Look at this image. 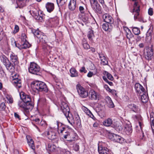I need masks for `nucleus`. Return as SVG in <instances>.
I'll use <instances>...</instances> for the list:
<instances>
[{"label":"nucleus","mask_w":154,"mask_h":154,"mask_svg":"<svg viewBox=\"0 0 154 154\" xmlns=\"http://www.w3.org/2000/svg\"><path fill=\"white\" fill-rule=\"evenodd\" d=\"M31 86L33 91H44L47 92L48 89L46 84L42 82L36 81L32 82Z\"/></svg>","instance_id":"obj_1"},{"label":"nucleus","mask_w":154,"mask_h":154,"mask_svg":"<svg viewBox=\"0 0 154 154\" xmlns=\"http://www.w3.org/2000/svg\"><path fill=\"white\" fill-rule=\"evenodd\" d=\"M69 122L72 125L73 124H75L78 127H80L81 125V120L80 117L77 115L74 120L71 113L68 114V116L66 117Z\"/></svg>","instance_id":"obj_2"},{"label":"nucleus","mask_w":154,"mask_h":154,"mask_svg":"<svg viewBox=\"0 0 154 154\" xmlns=\"http://www.w3.org/2000/svg\"><path fill=\"white\" fill-rule=\"evenodd\" d=\"M38 37L39 41L43 44V48L44 49V51L49 56L50 52V47L46 44L47 37L46 36L42 34L40 35V37Z\"/></svg>","instance_id":"obj_3"},{"label":"nucleus","mask_w":154,"mask_h":154,"mask_svg":"<svg viewBox=\"0 0 154 154\" xmlns=\"http://www.w3.org/2000/svg\"><path fill=\"white\" fill-rule=\"evenodd\" d=\"M26 36L25 33H23L22 34L21 36V43L20 44H18V45L20 46H18V48L20 49H26L30 47V45L27 41L26 39Z\"/></svg>","instance_id":"obj_4"},{"label":"nucleus","mask_w":154,"mask_h":154,"mask_svg":"<svg viewBox=\"0 0 154 154\" xmlns=\"http://www.w3.org/2000/svg\"><path fill=\"white\" fill-rule=\"evenodd\" d=\"M29 72L31 73L38 75L40 70L39 66L34 62H31L28 68Z\"/></svg>","instance_id":"obj_5"},{"label":"nucleus","mask_w":154,"mask_h":154,"mask_svg":"<svg viewBox=\"0 0 154 154\" xmlns=\"http://www.w3.org/2000/svg\"><path fill=\"white\" fill-rule=\"evenodd\" d=\"M18 105L21 109L23 111L25 115L28 114L30 110L32 109L30 107V104H27L22 100L18 101Z\"/></svg>","instance_id":"obj_6"},{"label":"nucleus","mask_w":154,"mask_h":154,"mask_svg":"<svg viewBox=\"0 0 154 154\" xmlns=\"http://www.w3.org/2000/svg\"><path fill=\"white\" fill-rule=\"evenodd\" d=\"M61 109L66 117L68 116V114L71 113L68 104L65 100H61L60 104Z\"/></svg>","instance_id":"obj_7"},{"label":"nucleus","mask_w":154,"mask_h":154,"mask_svg":"<svg viewBox=\"0 0 154 154\" xmlns=\"http://www.w3.org/2000/svg\"><path fill=\"white\" fill-rule=\"evenodd\" d=\"M32 15L35 18L39 21L42 22L44 18V15L42 14V11H38L35 9H33L30 11Z\"/></svg>","instance_id":"obj_8"},{"label":"nucleus","mask_w":154,"mask_h":154,"mask_svg":"<svg viewBox=\"0 0 154 154\" xmlns=\"http://www.w3.org/2000/svg\"><path fill=\"white\" fill-rule=\"evenodd\" d=\"M76 88L80 96L83 98L87 97L88 95V91L79 85H77Z\"/></svg>","instance_id":"obj_9"},{"label":"nucleus","mask_w":154,"mask_h":154,"mask_svg":"<svg viewBox=\"0 0 154 154\" xmlns=\"http://www.w3.org/2000/svg\"><path fill=\"white\" fill-rule=\"evenodd\" d=\"M20 95L21 99L27 104H30V107L32 109L33 107L32 104L31 102V99L30 96L26 94L23 92H21Z\"/></svg>","instance_id":"obj_10"},{"label":"nucleus","mask_w":154,"mask_h":154,"mask_svg":"<svg viewBox=\"0 0 154 154\" xmlns=\"http://www.w3.org/2000/svg\"><path fill=\"white\" fill-rule=\"evenodd\" d=\"M54 130L51 128L50 127L48 131L45 133L48 138L51 140L55 139L56 141H58L57 136L54 131Z\"/></svg>","instance_id":"obj_11"},{"label":"nucleus","mask_w":154,"mask_h":154,"mask_svg":"<svg viewBox=\"0 0 154 154\" xmlns=\"http://www.w3.org/2000/svg\"><path fill=\"white\" fill-rule=\"evenodd\" d=\"M89 97L93 100H98L100 97V94L93 90H91L89 92Z\"/></svg>","instance_id":"obj_12"},{"label":"nucleus","mask_w":154,"mask_h":154,"mask_svg":"<svg viewBox=\"0 0 154 154\" xmlns=\"http://www.w3.org/2000/svg\"><path fill=\"white\" fill-rule=\"evenodd\" d=\"M103 18L104 22L107 23L112 24L114 22V20L112 17L107 14H104Z\"/></svg>","instance_id":"obj_13"},{"label":"nucleus","mask_w":154,"mask_h":154,"mask_svg":"<svg viewBox=\"0 0 154 154\" xmlns=\"http://www.w3.org/2000/svg\"><path fill=\"white\" fill-rule=\"evenodd\" d=\"M63 130H60V131L58 133L62 136H63L64 139H66L70 137V133L67 131V128Z\"/></svg>","instance_id":"obj_14"},{"label":"nucleus","mask_w":154,"mask_h":154,"mask_svg":"<svg viewBox=\"0 0 154 154\" xmlns=\"http://www.w3.org/2000/svg\"><path fill=\"white\" fill-rule=\"evenodd\" d=\"M98 151L99 154H109L111 151L106 147H102L99 146H98Z\"/></svg>","instance_id":"obj_15"},{"label":"nucleus","mask_w":154,"mask_h":154,"mask_svg":"<svg viewBox=\"0 0 154 154\" xmlns=\"http://www.w3.org/2000/svg\"><path fill=\"white\" fill-rule=\"evenodd\" d=\"M134 88L136 92L138 94H140L144 92L145 89L139 83H136L134 85Z\"/></svg>","instance_id":"obj_16"},{"label":"nucleus","mask_w":154,"mask_h":154,"mask_svg":"<svg viewBox=\"0 0 154 154\" xmlns=\"http://www.w3.org/2000/svg\"><path fill=\"white\" fill-rule=\"evenodd\" d=\"M112 140L115 142L120 143H122L124 141V139L120 136L115 134H112Z\"/></svg>","instance_id":"obj_17"},{"label":"nucleus","mask_w":154,"mask_h":154,"mask_svg":"<svg viewBox=\"0 0 154 154\" xmlns=\"http://www.w3.org/2000/svg\"><path fill=\"white\" fill-rule=\"evenodd\" d=\"M146 51L145 54V58L148 60H151L153 54V49L152 48H148L147 49Z\"/></svg>","instance_id":"obj_18"},{"label":"nucleus","mask_w":154,"mask_h":154,"mask_svg":"<svg viewBox=\"0 0 154 154\" xmlns=\"http://www.w3.org/2000/svg\"><path fill=\"white\" fill-rule=\"evenodd\" d=\"M0 58L2 62L6 68L9 67V66L11 63L10 62L8 58L4 55L2 56Z\"/></svg>","instance_id":"obj_19"},{"label":"nucleus","mask_w":154,"mask_h":154,"mask_svg":"<svg viewBox=\"0 0 154 154\" xmlns=\"http://www.w3.org/2000/svg\"><path fill=\"white\" fill-rule=\"evenodd\" d=\"M45 8L48 12L51 13L54 10V5L53 3L51 2H47L45 5Z\"/></svg>","instance_id":"obj_20"},{"label":"nucleus","mask_w":154,"mask_h":154,"mask_svg":"<svg viewBox=\"0 0 154 154\" xmlns=\"http://www.w3.org/2000/svg\"><path fill=\"white\" fill-rule=\"evenodd\" d=\"M76 4V0H70L68 4V8L71 11H74L75 10Z\"/></svg>","instance_id":"obj_21"},{"label":"nucleus","mask_w":154,"mask_h":154,"mask_svg":"<svg viewBox=\"0 0 154 154\" xmlns=\"http://www.w3.org/2000/svg\"><path fill=\"white\" fill-rule=\"evenodd\" d=\"M26 138L27 140L28 143L30 147L34 150L35 149V146L34 142L31 137L29 136H27Z\"/></svg>","instance_id":"obj_22"},{"label":"nucleus","mask_w":154,"mask_h":154,"mask_svg":"<svg viewBox=\"0 0 154 154\" xmlns=\"http://www.w3.org/2000/svg\"><path fill=\"white\" fill-rule=\"evenodd\" d=\"M10 60L14 63V64L17 63L18 62V58L17 56L14 53H12L10 54Z\"/></svg>","instance_id":"obj_23"},{"label":"nucleus","mask_w":154,"mask_h":154,"mask_svg":"<svg viewBox=\"0 0 154 154\" xmlns=\"http://www.w3.org/2000/svg\"><path fill=\"white\" fill-rule=\"evenodd\" d=\"M103 29L105 31H110L112 28V25L109 23H105L102 25Z\"/></svg>","instance_id":"obj_24"},{"label":"nucleus","mask_w":154,"mask_h":154,"mask_svg":"<svg viewBox=\"0 0 154 154\" xmlns=\"http://www.w3.org/2000/svg\"><path fill=\"white\" fill-rule=\"evenodd\" d=\"M105 100L107 103V106L109 108H113L114 107V104L109 97L107 96L106 97Z\"/></svg>","instance_id":"obj_25"},{"label":"nucleus","mask_w":154,"mask_h":154,"mask_svg":"<svg viewBox=\"0 0 154 154\" xmlns=\"http://www.w3.org/2000/svg\"><path fill=\"white\" fill-rule=\"evenodd\" d=\"M13 83L17 88H20L21 87V80L17 78L14 79Z\"/></svg>","instance_id":"obj_26"},{"label":"nucleus","mask_w":154,"mask_h":154,"mask_svg":"<svg viewBox=\"0 0 154 154\" xmlns=\"http://www.w3.org/2000/svg\"><path fill=\"white\" fill-rule=\"evenodd\" d=\"M93 4L94 5L92 6H93L94 9L99 14L101 13V7L98 4V2H97Z\"/></svg>","instance_id":"obj_27"},{"label":"nucleus","mask_w":154,"mask_h":154,"mask_svg":"<svg viewBox=\"0 0 154 154\" xmlns=\"http://www.w3.org/2000/svg\"><path fill=\"white\" fill-rule=\"evenodd\" d=\"M128 107L131 111H133L135 112H137L138 108L137 106L134 104H130L128 105Z\"/></svg>","instance_id":"obj_28"},{"label":"nucleus","mask_w":154,"mask_h":154,"mask_svg":"<svg viewBox=\"0 0 154 154\" xmlns=\"http://www.w3.org/2000/svg\"><path fill=\"white\" fill-rule=\"evenodd\" d=\"M82 109L91 118L93 119H95V117H94V116L93 115L90 111L87 108L85 107H83L82 108Z\"/></svg>","instance_id":"obj_29"},{"label":"nucleus","mask_w":154,"mask_h":154,"mask_svg":"<svg viewBox=\"0 0 154 154\" xmlns=\"http://www.w3.org/2000/svg\"><path fill=\"white\" fill-rule=\"evenodd\" d=\"M99 57L101 61V63L103 65H107L108 62L106 58L102 54H99Z\"/></svg>","instance_id":"obj_30"},{"label":"nucleus","mask_w":154,"mask_h":154,"mask_svg":"<svg viewBox=\"0 0 154 154\" xmlns=\"http://www.w3.org/2000/svg\"><path fill=\"white\" fill-rule=\"evenodd\" d=\"M112 119L109 118L103 122V124L105 126L109 127L112 125Z\"/></svg>","instance_id":"obj_31"},{"label":"nucleus","mask_w":154,"mask_h":154,"mask_svg":"<svg viewBox=\"0 0 154 154\" xmlns=\"http://www.w3.org/2000/svg\"><path fill=\"white\" fill-rule=\"evenodd\" d=\"M124 130L127 134H129L132 132V128L131 125H126L125 126Z\"/></svg>","instance_id":"obj_32"},{"label":"nucleus","mask_w":154,"mask_h":154,"mask_svg":"<svg viewBox=\"0 0 154 154\" xmlns=\"http://www.w3.org/2000/svg\"><path fill=\"white\" fill-rule=\"evenodd\" d=\"M56 123L57 125V130L58 132L60 131V130H63V129H64L66 128L63 127V125L62 123L57 121H56Z\"/></svg>","instance_id":"obj_33"},{"label":"nucleus","mask_w":154,"mask_h":154,"mask_svg":"<svg viewBox=\"0 0 154 154\" xmlns=\"http://www.w3.org/2000/svg\"><path fill=\"white\" fill-rule=\"evenodd\" d=\"M150 119L151 121V127L152 130L154 129V113L152 112L150 114Z\"/></svg>","instance_id":"obj_34"},{"label":"nucleus","mask_w":154,"mask_h":154,"mask_svg":"<svg viewBox=\"0 0 154 154\" xmlns=\"http://www.w3.org/2000/svg\"><path fill=\"white\" fill-rule=\"evenodd\" d=\"M140 99L143 103H146L148 100V97L147 95L143 94L141 95Z\"/></svg>","instance_id":"obj_35"},{"label":"nucleus","mask_w":154,"mask_h":154,"mask_svg":"<svg viewBox=\"0 0 154 154\" xmlns=\"http://www.w3.org/2000/svg\"><path fill=\"white\" fill-rule=\"evenodd\" d=\"M6 100L8 103L11 104L13 103V98L11 95L8 94H6Z\"/></svg>","instance_id":"obj_36"},{"label":"nucleus","mask_w":154,"mask_h":154,"mask_svg":"<svg viewBox=\"0 0 154 154\" xmlns=\"http://www.w3.org/2000/svg\"><path fill=\"white\" fill-rule=\"evenodd\" d=\"M70 72L71 73V76L72 77H76L78 76V73L76 69L74 68H72L70 69Z\"/></svg>","instance_id":"obj_37"},{"label":"nucleus","mask_w":154,"mask_h":154,"mask_svg":"<svg viewBox=\"0 0 154 154\" xmlns=\"http://www.w3.org/2000/svg\"><path fill=\"white\" fill-rule=\"evenodd\" d=\"M87 36L90 40H92L94 36L93 30L90 29L88 33Z\"/></svg>","instance_id":"obj_38"},{"label":"nucleus","mask_w":154,"mask_h":154,"mask_svg":"<svg viewBox=\"0 0 154 154\" xmlns=\"http://www.w3.org/2000/svg\"><path fill=\"white\" fill-rule=\"evenodd\" d=\"M32 31L34 35L38 38V37H40V35H42V32L39 31L38 29H33Z\"/></svg>","instance_id":"obj_39"},{"label":"nucleus","mask_w":154,"mask_h":154,"mask_svg":"<svg viewBox=\"0 0 154 154\" xmlns=\"http://www.w3.org/2000/svg\"><path fill=\"white\" fill-rule=\"evenodd\" d=\"M103 74L104 75L106 76L111 81H112L113 80L114 78L113 76L109 73L106 71H105L103 72Z\"/></svg>","instance_id":"obj_40"},{"label":"nucleus","mask_w":154,"mask_h":154,"mask_svg":"<svg viewBox=\"0 0 154 154\" xmlns=\"http://www.w3.org/2000/svg\"><path fill=\"white\" fill-rule=\"evenodd\" d=\"M132 31L133 33L135 35H138L140 33V29L137 27H134L132 28Z\"/></svg>","instance_id":"obj_41"},{"label":"nucleus","mask_w":154,"mask_h":154,"mask_svg":"<svg viewBox=\"0 0 154 154\" xmlns=\"http://www.w3.org/2000/svg\"><path fill=\"white\" fill-rule=\"evenodd\" d=\"M57 147L54 144H48V149L50 151H53L57 148Z\"/></svg>","instance_id":"obj_42"},{"label":"nucleus","mask_w":154,"mask_h":154,"mask_svg":"<svg viewBox=\"0 0 154 154\" xmlns=\"http://www.w3.org/2000/svg\"><path fill=\"white\" fill-rule=\"evenodd\" d=\"M26 0H17V3L19 5H21L22 7L24 6L26 3Z\"/></svg>","instance_id":"obj_43"},{"label":"nucleus","mask_w":154,"mask_h":154,"mask_svg":"<svg viewBox=\"0 0 154 154\" xmlns=\"http://www.w3.org/2000/svg\"><path fill=\"white\" fill-rule=\"evenodd\" d=\"M85 5L81 6L79 7V10L80 13L82 14H85L86 11V9L85 8Z\"/></svg>","instance_id":"obj_44"},{"label":"nucleus","mask_w":154,"mask_h":154,"mask_svg":"<svg viewBox=\"0 0 154 154\" xmlns=\"http://www.w3.org/2000/svg\"><path fill=\"white\" fill-rule=\"evenodd\" d=\"M11 45L14 47H16L18 48V46H19L20 45H18V44H17L15 40L13 38H11Z\"/></svg>","instance_id":"obj_45"},{"label":"nucleus","mask_w":154,"mask_h":154,"mask_svg":"<svg viewBox=\"0 0 154 154\" xmlns=\"http://www.w3.org/2000/svg\"><path fill=\"white\" fill-rule=\"evenodd\" d=\"M103 80L106 82L108 83L110 85L112 86L113 85L112 82H111L109 81L107 79L106 77L105 76H103Z\"/></svg>","instance_id":"obj_46"},{"label":"nucleus","mask_w":154,"mask_h":154,"mask_svg":"<svg viewBox=\"0 0 154 154\" xmlns=\"http://www.w3.org/2000/svg\"><path fill=\"white\" fill-rule=\"evenodd\" d=\"M82 45L84 48L86 49H88L90 48L89 45L86 42L82 44Z\"/></svg>","instance_id":"obj_47"},{"label":"nucleus","mask_w":154,"mask_h":154,"mask_svg":"<svg viewBox=\"0 0 154 154\" xmlns=\"http://www.w3.org/2000/svg\"><path fill=\"white\" fill-rule=\"evenodd\" d=\"M57 3L60 5L62 6L65 3V0H57Z\"/></svg>","instance_id":"obj_48"},{"label":"nucleus","mask_w":154,"mask_h":154,"mask_svg":"<svg viewBox=\"0 0 154 154\" xmlns=\"http://www.w3.org/2000/svg\"><path fill=\"white\" fill-rule=\"evenodd\" d=\"M9 67L6 68L7 69L10 71L11 72H12L14 69V67H13V65L12 63H10V65H9Z\"/></svg>","instance_id":"obj_49"},{"label":"nucleus","mask_w":154,"mask_h":154,"mask_svg":"<svg viewBox=\"0 0 154 154\" xmlns=\"http://www.w3.org/2000/svg\"><path fill=\"white\" fill-rule=\"evenodd\" d=\"M6 108V106L4 103H2L0 104V110H4Z\"/></svg>","instance_id":"obj_50"},{"label":"nucleus","mask_w":154,"mask_h":154,"mask_svg":"<svg viewBox=\"0 0 154 154\" xmlns=\"http://www.w3.org/2000/svg\"><path fill=\"white\" fill-rule=\"evenodd\" d=\"M39 125L42 127H45L46 125V122L44 120H42L39 123Z\"/></svg>","instance_id":"obj_51"},{"label":"nucleus","mask_w":154,"mask_h":154,"mask_svg":"<svg viewBox=\"0 0 154 154\" xmlns=\"http://www.w3.org/2000/svg\"><path fill=\"white\" fill-rule=\"evenodd\" d=\"M19 30V27L18 26L15 25L14 27V33H15L18 32Z\"/></svg>","instance_id":"obj_52"},{"label":"nucleus","mask_w":154,"mask_h":154,"mask_svg":"<svg viewBox=\"0 0 154 154\" xmlns=\"http://www.w3.org/2000/svg\"><path fill=\"white\" fill-rule=\"evenodd\" d=\"M104 87L106 89V90L110 92H112V90H111L109 87L107 85H105L104 86Z\"/></svg>","instance_id":"obj_53"},{"label":"nucleus","mask_w":154,"mask_h":154,"mask_svg":"<svg viewBox=\"0 0 154 154\" xmlns=\"http://www.w3.org/2000/svg\"><path fill=\"white\" fill-rule=\"evenodd\" d=\"M148 14L150 16H152L153 14V11L152 9L151 8H150L148 10Z\"/></svg>","instance_id":"obj_54"},{"label":"nucleus","mask_w":154,"mask_h":154,"mask_svg":"<svg viewBox=\"0 0 154 154\" xmlns=\"http://www.w3.org/2000/svg\"><path fill=\"white\" fill-rule=\"evenodd\" d=\"M33 121L35 122L36 124L39 125V123L41 121L40 119L38 118H36L35 119H33Z\"/></svg>","instance_id":"obj_55"},{"label":"nucleus","mask_w":154,"mask_h":154,"mask_svg":"<svg viewBox=\"0 0 154 154\" xmlns=\"http://www.w3.org/2000/svg\"><path fill=\"white\" fill-rule=\"evenodd\" d=\"M80 71L81 72H84L85 73L87 72V71L85 69V68L84 66L82 67L81 69L80 70Z\"/></svg>","instance_id":"obj_56"},{"label":"nucleus","mask_w":154,"mask_h":154,"mask_svg":"<svg viewBox=\"0 0 154 154\" xmlns=\"http://www.w3.org/2000/svg\"><path fill=\"white\" fill-rule=\"evenodd\" d=\"M4 35L3 32H0V41L3 39Z\"/></svg>","instance_id":"obj_57"},{"label":"nucleus","mask_w":154,"mask_h":154,"mask_svg":"<svg viewBox=\"0 0 154 154\" xmlns=\"http://www.w3.org/2000/svg\"><path fill=\"white\" fill-rule=\"evenodd\" d=\"M132 34L131 32H130V33H127V35H126V36H127V38L129 39H130V38H131L132 36Z\"/></svg>","instance_id":"obj_58"},{"label":"nucleus","mask_w":154,"mask_h":154,"mask_svg":"<svg viewBox=\"0 0 154 154\" xmlns=\"http://www.w3.org/2000/svg\"><path fill=\"white\" fill-rule=\"evenodd\" d=\"M55 20V19L54 18H51L49 19V22L51 23L52 24H54V23Z\"/></svg>","instance_id":"obj_59"},{"label":"nucleus","mask_w":154,"mask_h":154,"mask_svg":"<svg viewBox=\"0 0 154 154\" xmlns=\"http://www.w3.org/2000/svg\"><path fill=\"white\" fill-rule=\"evenodd\" d=\"M93 72L90 71L88 73L87 76L89 77H91L93 76Z\"/></svg>","instance_id":"obj_60"},{"label":"nucleus","mask_w":154,"mask_h":154,"mask_svg":"<svg viewBox=\"0 0 154 154\" xmlns=\"http://www.w3.org/2000/svg\"><path fill=\"white\" fill-rule=\"evenodd\" d=\"M14 116L16 118H17L19 119H20V117L19 115L16 112L14 113Z\"/></svg>","instance_id":"obj_61"},{"label":"nucleus","mask_w":154,"mask_h":154,"mask_svg":"<svg viewBox=\"0 0 154 154\" xmlns=\"http://www.w3.org/2000/svg\"><path fill=\"white\" fill-rule=\"evenodd\" d=\"M90 2L91 5L97 2V0H90Z\"/></svg>","instance_id":"obj_62"},{"label":"nucleus","mask_w":154,"mask_h":154,"mask_svg":"<svg viewBox=\"0 0 154 154\" xmlns=\"http://www.w3.org/2000/svg\"><path fill=\"white\" fill-rule=\"evenodd\" d=\"M141 39V37L140 36H137V38L136 39V41L137 42H138L140 41Z\"/></svg>","instance_id":"obj_63"},{"label":"nucleus","mask_w":154,"mask_h":154,"mask_svg":"<svg viewBox=\"0 0 154 154\" xmlns=\"http://www.w3.org/2000/svg\"><path fill=\"white\" fill-rule=\"evenodd\" d=\"M139 46L140 48H142L144 47V44L142 43H141L139 44Z\"/></svg>","instance_id":"obj_64"}]
</instances>
